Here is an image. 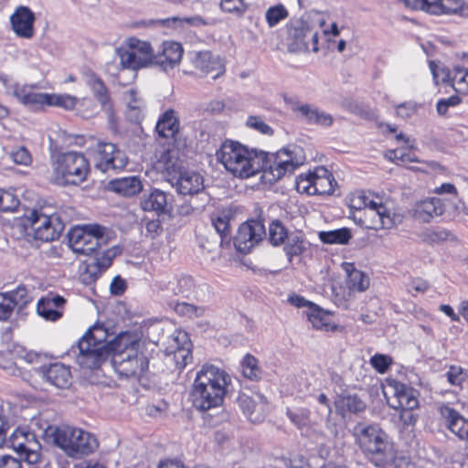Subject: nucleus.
Instances as JSON below:
<instances>
[{
	"label": "nucleus",
	"mask_w": 468,
	"mask_h": 468,
	"mask_svg": "<svg viewBox=\"0 0 468 468\" xmlns=\"http://www.w3.org/2000/svg\"><path fill=\"white\" fill-rule=\"evenodd\" d=\"M39 356L20 346H14L7 352H0V367L13 375H21L33 387L42 388L38 378L42 371L37 370Z\"/></svg>",
	"instance_id": "14"
},
{
	"label": "nucleus",
	"mask_w": 468,
	"mask_h": 468,
	"mask_svg": "<svg viewBox=\"0 0 468 468\" xmlns=\"http://www.w3.org/2000/svg\"><path fill=\"white\" fill-rule=\"evenodd\" d=\"M213 225L219 233L223 234L229 230V222L225 218L218 217L213 220Z\"/></svg>",
	"instance_id": "62"
},
{
	"label": "nucleus",
	"mask_w": 468,
	"mask_h": 468,
	"mask_svg": "<svg viewBox=\"0 0 468 468\" xmlns=\"http://www.w3.org/2000/svg\"><path fill=\"white\" fill-rule=\"evenodd\" d=\"M178 340L185 346L173 352H167L166 355L175 362L177 367L183 368L192 359V344L190 338L184 335H181Z\"/></svg>",
	"instance_id": "40"
},
{
	"label": "nucleus",
	"mask_w": 468,
	"mask_h": 468,
	"mask_svg": "<svg viewBox=\"0 0 468 468\" xmlns=\"http://www.w3.org/2000/svg\"><path fill=\"white\" fill-rule=\"evenodd\" d=\"M407 8L420 10L430 14L435 0H399Z\"/></svg>",
	"instance_id": "54"
},
{
	"label": "nucleus",
	"mask_w": 468,
	"mask_h": 468,
	"mask_svg": "<svg viewBox=\"0 0 468 468\" xmlns=\"http://www.w3.org/2000/svg\"><path fill=\"white\" fill-rule=\"evenodd\" d=\"M185 49L183 45L176 40H164L155 54L154 65H157L164 71H169L177 68L184 57Z\"/></svg>",
	"instance_id": "22"
},
{
	"label": "nucleus",
	"mask_w": 468,
	"mask_h": 468,
	"mask_svg": "<svg viewBox=\"0 0 468 468\" xmlns=\"http://www.w3.org/2000/svg\"><path fill=\"white\" fill-rule=\"evenodd\" d=\"M319 241L324 245H347L353 239L351 229L343 227L339 229L320 230L317 233Z\"/></svg>",
	"instance_id": "35"
},
{
	"label": "nucleus",
	"mask_w": 468,
	"mask_h": 468,
	"mask_svg": "<svg viewBox=\"0 0 468 468\" xmlns=\"http://www.w3.org/2000/svg\"><path fill=\"white\" fill-rule=\"evenodd\" d=\"M140 207L144 211L157 215L167 214L172 210L167 194L158 188H153L144 194L141 198Z\"/></svg>",
	"instance_id": "29"
},
{
	"label": "nucleus",
	"mask_w": 468,
	"mask_h": 468,
	"mask_svg": "<svg viewBox=\"0 0 468 468\" xmlns=\"http://www.w3.org/2000/svg\"><path fill=\"white\" fill-rule=\"evenodd\" d=\"M326 22V16L319 12L303 15L286 25L284 44L292 53H317L320 50L319 26Z\"/></svg>",
	"instance_id": "7"
},
{
	"label": "nucleus",
	"mask_w": 468,
	"mask_h": 468,
	"mask_svg": "<svg viewBox=\"0 0 468 468\" xmlns=\"http://www.w3.org/2000/svg\"><path fill=\"white\" fill-rule=\"evenodd\" d=\"M440 310L446 316L451 318L453 322H458L460 320V316L454 312L453 308L450 304H441L440 306Z\"/></svg>",
	"instance_id": "63"
},
{
	"label": "nucleus",
	"mask_w": 468,
	"mask_h": 468,
	"mask_svg": "<svg viewBox=\"0 0 468 468\" xmlns=\"http://www.w3.org/2000/svg\"><path fill=\"white\" fill-rule=\"evenodd\" d=\"M19 205V199L12 190L0 189V210L14 211Z\"/></svg>",
	"instance_id": "45"
},
{
	"label": "nucleus",
	"mask_w": 468,
	"mask_h": 468,
	"mask_svg": "<svg viewBox=\"0 0 468 468\" xmlns=\"http://www.w3.org/2000/svg\"><path fill=\"white\" fill-rule=\"evenodd\" d=\"M269 238L272 245L279 246L288 238V231L279 220H273L269 226Z\"/></svg>",
	"instance_id": "44"
},
{
	"label": "nucleus",
	"mask_w": 468,
	"mask_h": 468,
	"mask_svg": "<svg viewBox=\"0 0 468 468\" xmlns=\"http://www.w3.org/2000/svg\"><path fill=\"white\" fill-rule=\"evenodd\" d=\"M239 403L242 409L248 413H251L256 408L255 401L246 395H241L239 397Z\"/></svg>",
	"instance_id": "61"
},
{
	"label": "nucleus",
	"mask_w": 468,
	"mask_h": 468,
	"mask_svg": "<svg viewBox=\"0 0 468 468\" xmlns=\"http://www.w3.org/2000/svg\"><path fill=\"white\" fill-rule=\"evenodd\" d=\"M11 158L14 163L25 166L30 165L32 162L30 154L23 147L14 150L11 153Z\"/></svg>",
	"instance_id": "55"
},
{
	"label": "nucleus",
	"mask_w": 468,
	"mask_h": 468,
	"mask_svg": "<svg viewBox=\"0 0 468 468\" xmlns=\"http://www.w3.org/2000/svg\"><path fill=\"white\" fill-rule=\"evenodd\" d=\"M181 335H184L185 337H189L188 335L186 332L183 331H176L174 333L173 336L171 337L169 344L166 348L167 352H173L175 350L181 349L184 346L179 342V338Z\"/></svg>",
	"instance_id": "59"
},
{
	"label": "nucleus",
	"mask_w": 468,
	"mask_h": 468,
	"mask_svg": "<svg viewBox=\"0 0 468 468\" xmlns=\"http://www.w3.org/2000/svg\"><path fill=\"white\" fill-rule=\"evenodd\" d=\"M108 329L94 324L79 342V364L86 368H95L110 360L123 376H136L148 367L145 342L140 327L122 331L110 341Z\"/></svg>",
	"instance_id": "1"
},
{
	"label": "nucleus",
	"mask_w": 468,
	"mask_h": 468,
	"mask_svg": "<svg viewBox=\"0 0 468 468\" xmlns=\"http://www.w3.org/2000/svg\"><path fill=\"white\" fill-rule=\"evenodd\" d=\"M158 468H185L184 465L175 460H164L160 463Z\"/></svg>",
	"instance_id": "64"
},
{
	"label": "nucleus",
	"mask_w": 468,
	"mask_h": 468,
	"mask_svg": "<svg viewBox=\"0 0 468 468\" xmlns=\"http://www.w3.org/2000/svg\"><path fill=\"white\" fill-rule=\"evenodd\" d=\"M412 148L413 146L410 145V149L397 148L394 150H388L386 152L385 156L394 164L409 169L427 172L429 169L435 167V163L421 160L414 152L411 151Z\"/></svg>",
	"instance_id": "25"
},
{
	"label": "nucleus",
	"mask_w": 468,
	"mask_h": 468,
	"mask_svg": "<svg viewBox=\"0 0 468 468\" xmlns=\"http://www.w3.org/2000/svg\"><path fill=\"white\" fill-rule=\"evenodd\" d=\"M108 189L123 197H133L144 190V183L137 176H127L109 181Z\"/></svg>",
	"instance_id": "30"
},
{
	"label": "nucleus",
	"mask_w": 468,
	"mask_h": 468,
	"mask_svg": "<svg viewBox=\"0 0 468 468\" xmlns=\"http://www.w3.org/2000/svg\"><path fill=\"white\" fill-rule=\"evenodd\" d=\"M106 236V229L98 224L75 225L68 232V245L76 254L89 255Z\"/></svg>",
	"instance_id": "17"
},
{
	"label": "nucleus",
	"mask_w": 468,
	"mask_h": 468,
	"mask_svg": "<svg viewBox=\"0 0 468 468\" xmlns=\"http://www.w3.org/2000/svg\"><path fill=\"white\" fill-rule=\"evenodd\" d=\"M383 389L386 396L387 389L392 393V399L388 401L398 411L399 421L405 426H414L418 420L416 410L420 408L419 391L393 378L385 379Z\"/></svg>",
	"instance_id": "11"
},
{
	"label": "nucleus",
	"mask_w": 468,
	"mask_h": 468,
	"mask_svg": "<svg viewBox=\"0 0 468 468\" xmlns=\"http://www.w3.org/2000/svg\"><path fill=\"white\" fill-rule=\"evenodd\" d=\"M289 16L288 9L282 4L270 6L265 13V19L270 27L277 26Z\"/></svg>",
	"instance_id": "42"
},
{
	"label": "nucleus",
	"mask_w": 468,
	"mask_h": 468,
	"mask_svg": "<svg viewBox=\"0 0 468 468\" xmlns=\"http://www.w3.org/2000/svg\"><path fill=\"white\" fill-rule=\"evenodd\" d=\"M287 255L299 256L306 250V241L303 236H292L284 247Z\"/></svg>",
	"instance_id": "46"
},
{
	"label": "nucleus",
	"mask_w": 468,
	"mask_h": 468,
	"mask_svg": "<svg viewBox=\"0 0 468 468\" xmlns=\"http://www.w3.org/2000/svg\"><path fill=\"white\" fill-rule=\"evenodd\" d=\"M229 384L230 377L223 369L213 365L203 366L193 383V405L201 410L219 407Z\"/></svg>",
	"instance_id": "4"
},
{
	"label": "nucleus",
	"mask_w": 468,
	"mask_h": 468,
	"mask_svg": "<svg viewBox=\"0 0 468 468\" xmlns=\"http://www.w3.org/2000/svg\"><path fill=\"white\" fill-rule=\"evenodd\" d=\"M40 377L53 387L58 389L68 388L71 384V375L69 369L63 365L55 364L46 372H42Z\"/></svg>",
	"instance_id": "34"
},
{
	"label": "nucleus",
	"mask_w": 468,
	"mask_h": 468,
	"mask_svg": "<svg viewBox=\"0 0 468 468\" xmlns=\"http://www.w3.org/2000/svg\"><path fill=\"white\" fill-rule=\"evenodd\" d=\"M319 29L323 34L320 48H323L330 51L340 35L339 27L336 22L330 20L326 16V22L324 26H319Z\"/></svg>",
	"instance_id": "41"
},
{
	"label": "nucleus",
	"mask_w": 468,
	"mask_h": 468,
	"mask_svg": "<svg viewBox=\"0 0 468 468\" xmlns=\"http://www.w3.org/2000/svg\"><path fill=\"white\" fill-rule=\"evenodd\" d=\"M51 167V180L60 186L82 183L86 180L90 171L88 159L78 152H67L54 155Z\"/></svg>",
	"instance_id": "12"
},
{
	"label": "nucleus",
	"mask_w": 468,
	"mask_h": 468,
	"mask_svg": "<svg viewBox=\"0 0 468 468\" xmlns=\"http://www.w3.org/2000/svg\"><path fill=\"white\" fill-rule=\"evenodd\" d=\"M432 192L437 196L449 195L454 197H458L457 187L449 182L442 183L440 186L434 187Z\"/></svg>",
	"instance_id": "56"
},
{
	"label": "nucleus",
	"mask_w": 468,
	"mask_h": 468,
	"mask_svg": "<svg viewBox=\"0 0 468 468\" xmlns=\"http://www.w3.org/2000/svg\"><path fill=\"white\" fill-rule=\"evenodd\" d=\"M305 162L303 149L296 144H287L276 151L261 149L260 180L264 186H272L287 175L292 174Z\"/></svg>",
	"instance_id": "5"
},
{
	"label": "nucleus",
	"mask_w": 468,
	"mask_h": 468,
	"mask_svg": "<svg viewBox=\"0 0 468 468\" xmlns=\"http://www.w3.org/2000/svg\"><path fill=\"white\" fill-rule=\"evenodd\" d=\"M294 112L310 122L324 126L330 125L333 122L330 115L309 104L297 105L294 108Z\"/></svg>",
	"instance_id": "37"
},
{
	"label": "nucleus",
	"mask_w": 468,
	"mask_h": 468,
	"mask_svg": "<svg viewBox=\"0 0 468 468\" xmlns=\"http://www.w3.org/2000/svg\"><path fill=\"white\" fill-rule=\"evenodd\" d=\"M342 407H347L350 411H357L364 408V404L356 397H346L340 401Z\"/></svg>",
	"instance_id": "58"
},
{
	"label": "nucleus",
	"mask_w": 468,
	"mask_h": 468,
	"mask_svg": "<svg viewBox=\"0 0 468 468\" xmlns=\"http://www.w3.org/2000/svg\"><path fill=\"white\" fill-rule=\"evenodd\" d=\"M463 101V97L453 94L448 98L441 99L436 103L437 113L441 116L448 114L451 108L456 107Z\"/></svg>",
	"instance_id": "49"
},
{
	"label": "nucleus",
	"mask_w": 468,
	"mask_h": 468,
	"mask_svg": "<svg viewBox=\"0 0 468 468\" xmlns=\"http://www.w3.org/2000/svg\"><path fill=\"white\" fill-rule=\"evenodd\" d=\"M114 53L122 69L138 70L153 66L155 61L151 42L135 36L124 37Z\"/></svg>",
	"instance_id": "13"
},
{
	"label": "nucleus",
	"mask_w": 468,
	"mask_h": 468,
	"mask_svg": "<svg viewBox=\"0 0 468 468\" xmlns=\"http://www.w3.org/2000/svg\"><path fill=\"white\" fill-rule=\"evenodd\" d=\"M293 189L300 196L322 199L338 197L341 193L338 180L332 171L323 165L298 174L294 178Z\"/></svg>",
	"instance_id": "10"
},
{
	"label": "nucleus",
	"mask_w": 468,
	"mask_h": 468,
	"mask_svg": "<svg viewBox=\"0 0 468 468\" xmlns=\"http://www.w3.org/2000/svg\"><path fill=\"white\" fill-rule=\"evenodd\" d=\"M288 303L298 309H304L303 314L306 316L307 313L314 306L315 303L311 302L303 296L296 293H292L288 296Z\"/></svg>",
	"instance_id": "52"
},
{
	"label": "nucleus",
	"mask_w": 468,
	"mask_h": 468,
	"mask_svg": "<svg viewBox=\"0 0 468 468\" xmlns=\"http://www.w3.org/2000/svg\"><path fill=\"white\" fill-rule=\"evenodd\" d=\"M44 441L59 448L67 456L79 458L94 452L99 442L91 432L70 425H48L43 431Z\"/></svg>",
	"instance_id": "6"
},
{
	"label": "nucleus",
	"mask_w": 468,
	"mask_h": 468,
	"mask_svg": "<svg viewBox=\"0 0 468 468\" xmlns=\"http://www.w3.org/2000/svg\"><path fill=\"white\" fill-rule=\"evenodd\" d=\"M346 206L351 212L361 211L354 222L369 231H385L401 222V215L389 201L367 189H356L346 197Z\"/></svg>",
	"instance_id": "2"
},
{
	"label": "nucleus",
	"mask_w": 468,
	"mask_h": 468,
	"mask_svg": "<svg viewBox=\"0 0 468 468\" xmlns=\"http://www.w3.org/2000/svg\"><path fill=\"white\" fill-rule=\"evenodd\" d=\"M127 287L126 281L120 276H115L110 284V292L113 295H122Z\"/></svg>",
	"instance_id": "57"
},
{
	"label": "nucleus",
	"mask_w": 468,
	"mask_h": 468,
	"mask_svg": "<svg viewBox=\"0 0 468 468\" xmlns=\"http://www.w3.org/2000/svg\"><path fill=\"white\" fill-rule=\"evenodd\" d=\"M246 125L264 135H271L273 133L272 128L259 116L252 115L248 117Z\"/></svg>",
	"instance_id": "51"
},
{
	"label": "nucleus",
	"mask_w": 468,
	"mask_h": 468,
	"mask_svg": "<svg viewBox=\"0 0 468 468\" xmlns=\"http://www.w3.org/2000/svg\"><path fill=\"white\" fill-rule=\"evenodd\" d=\"M16 225L28 240L49 242L58 239L64 229V224L57 213L27 209L16 219Z\"/></svg>",
	"instance_id": "9"
},
{
	"label": "nucleus",
	"mask_w": 468,
	"mask_h": 468,
	"mask_svg": "<svg viewBox=\"0 0 468 468\" xmlns=\"http://www.w3.org/2000/svg\"><path fill=\"white\" fill-rule=\"evenodd\" d=\"M35 23L34 12L24 5L16 7L9 16L10 29L18 38L31 39L36 33Z\"/></svg>",
	"instance_id": "21"
},
{
	"label": "nucleus",
	"mask_w": 468,
	"mask_h": 468,
	"mask_svg": "<svg viewBox=\"0 0 468 468\" xmlns=\"http://www.w3.org/2000/svg\"><path fill=\"white\" fill-rule=\"evenodd\" d=\"M14 94L21 103L35 111L58 106L65 110L75 111L76 113L85 118H88L94 111L93 108L84 107L88 101H79L69 94L39 92L27 85H16ZM89 103L90 104V101Z\"/></svg>",
	"instance_id": "8"
},
{
	"label": "nucleus",
	"mask_w": 468,
	"mask_h": 468,
	"mask_svg": "<svg viewBox=\"0 0 468 468\" xmlns=\"http://www.w3.org/2000/svg\"><path fill=\"white\" fill-rule=\"evenodd\" d=\"M191 63L203 73L212 78L221 76L225 71V65L222 59L207 51H198L190 54Z\"/></svg>",
	"instance_id": "28"
},
{
	"label": "nucleus",
	"mask_w": 468,
	"mask_h": 468,
	"mask_svg": "<svg viewBox=\"0 0 468 468\" xmlns=\"http://www.w3.org/2000/svg\"><path fill=\"white\" fill-rule=\"evenodd\" d=\"M0 468H21V463L15 457L3 456L0 458Z\"/></svg>",
	"instance_id": "60"
},
{
	"label": "nucleus",
	"mask_w": 468,
	"mask_h": 468,
	"mask_svg": "<svg viewBox=\"0 0 468 468\" xmlns=\"http://www.w3.org/2000/svg\"><path fill=\"white\" fill-rule=\"evenodd\" d=\"M178 119L173 112H165L156 124L159 135L167 139H173L178 132Z\"/></svg>",
	"instance_id": "38"
},
{
	"label": "nucleus",
	"mask_w": 468,
	"mask_h": 468,
	"mask_svg": "<svg viewBox=\"0 0 468 468\" xmlns=\"http://www.w3.org/2000/svg\"><path fill=\"white\" fill-rule=\"evenodd\" d=\"M30 302V294L24 286L0 293V320L9 319L16 308H23Z\"/></svg>",
	"instance_id": "23"
},
{
	"label": "nucleus",
	"mask_w": 468,
	"mask_h": 468,
	"mask_svg": "<svg viewBox=\"0 0 468 468\" xmlns=\"http://www.w3.org/2000/svg\"><path fill=\"white\" fill-rule=\"evenodd\" d=\"M260 153L259 148L226 139L216 149L214 156L228 175L236 179L248 180L260 174Z\"/></svg>",
	"instance_id": "3"
},
{
	"label": "nucleus",
	"mask_w": 468,
	"mask_h": 468,
	"mask_svg": "<svg viewBox=\"0 0 468 468\" xmlns=\"http://www.w3.org/2000/svg\"><path fill=\"white\" fill-rule=\"evenodd\" d=\"M306 319L315 330L323 332H335L338 330V324L334 314L317 303L307 313Z\"/></svg>",
	"instance_id": "31"
},
{
	"label": "nucleus",
	"mask_w": 468,
	"mask_h": 468,
	"mask_svg": "<svg viewBox=\"0 0 468 468\" xmlns=\"http://www.w3.org/2000/svg\"><path fill=\"white\" fill-rule=\"evenodd\" d=\"M176 163L171 157L158 160L156 168L169 176L171 184L181 195H195L204 188L203 176L194 170H182L176 173Z\"/></svg>",
	"instance_id": "16"
},
{
	"label": "nucleus",
	"mask_w": 468,
	"mask_h": 468,
	"mask_svg": "<svg viewBox=\"0 0 468 468\" xmlns=\"http://www.w3.org/2000/svg\"><path fill=\"white\" fill-rule=\"evenodd\" d=\"M65 299L61 296H47L41 298L37 304V314L46 321L54 322L63 314Z\"/></svg>",
	"instance_id": "33"
},
{
	"label": "nucleus",
	"mask_w": 468,
	"mask_h": 468,
	"mask_svg": "<svg viewBox=\"0 0 468 468\" xmlns=\"http://www.w3.org/2000/svg\"><path fill=\"white\" fill-rule=\"evenodd\" d=\"M439 413L447 429L459 440L468 442V420L447 405H441Z\"/></svg>",
	"instance_id": "26"
},
{
	"label": "nucleus",
	"mask_w": 468,
	"mask_h": 468,
	"mask_svg": "<svg viewBox=\"0 0 468 468\" xmlns=\"http://www.w3.org/2000/svg\"><path fill=\"white\" fill-rule=\"evenodd\" d=\"M340 269L345 275V283L339 282V301L342 302L353 293L366 292L370 287V277L356 263L343 261Z\"/></svg>",
	"instance_id": "18"
},
{
	"label": "nucleus",
	"mask_w": 468,
	"mask_h": 468,
	"mask_svg": "<svg viewBox=\"0 0 468 468\" xmlns=\"http://www.w3.org/2000/svg\"><path fill=\"white\" fill-rule=\"evenodd\" d=\"M120 253L121 248L119 246H113L102 251L101 254L96 258V265L100 269V271L110 267L112 260Z\"/></svg>",
	"instance_id": "47"
},
{
	"label": "nucleus",
	"mask_w": 468,
	"mask_h": 468,
	"mask_svg": "<svg viewBox=\"0 0 468 468\" xmlns=\"http://www.w3.org/2000/svg\"><path fill=\"white\" fill-rule=\"evenodd\" d=\"M13 450L29 463H37L41 460V446L34 433L26 427H18L11 435Z\"/></svg>",
	"instance_id": "19"
},
{
	"label": "nucleus",
	"mask_w": 468,
	"mask_h": 468,
	"mask_svg": "<svg viewBox=\"0 0 468 468\" xmlns=\"http://www.w3.org/2000/svg\"><path fill=\"white\" fill-rule=\"evenodd\" d=\"M97 166L102 171L122 170L128 164L126 154L111 143L99 144L96 148Z\"/></svg>",
	"instance_id": "20"
},
{
	"label": "nucleus",
	"mask_w": 468,
	"mask_h": 468,
	"mask_svg": "<svg viewBox=\"0 0 468 468\" xmlns=\"http://www.w3.org/2000/svg\"><path fill=\"white\" fill-rule=\"evenodd\" d=\"M85 82L94 93V100L91 98H83L80 100L90 102V104L89 102L85 103L84 107L94 109L89 117L98 113L100 109L110 112L111 107L108 103L107 90L102 81L96 75L90 73L86 75Z\"/></svg>",
	"instance_id": "27"
},
{
	"label": "nucleus",
	"mask_w": 468,
	"mask_h": 468,
	"mask_svg": "<svg viewBox=\"0 0 468 468\" xmlns=\"http://www.w3.org/2000/svg\"><path fill=\"white\" fill-rule=\"evenodd\" d=\"M263 234L264 227L261 223L258 221L243 223L235 237V247L240 252H249L261 240Z\"/></svg>",
	"instance_id": "24"
},
{
	"label": "nucleus",
	"mask_w": 468,
	"mask_h": 468,
	"mask_svg": "<svg viewBox=\"0 0 468 468\" xmlns=\"http://www.w3.org/2000/svg\"><path fill=\"white\" fill-rule=\"evenodd\" d=\"M240 374L250 380H258L261 378V368L258 359L250 355H244L239 361Z\"/></svg>",
	"instance_id": "39"
},
{
	"label": "nucleus",
	"mask_w": 468,
	"mask_h": 468,
	"mask_svg": "<svg viewBox=\"0 0 468 468\" xmlns=\"http://www.w3.org/2000/svg\"><path fill=\"white\" fill-rule=\"evenodd\" d=\"M433 83L440 92L449 93L452 90L463 97L468 93V69L456 67L449 69L442 64L431 61L429 63Z\"/></svg>",
	"instance_id": "15"
},
{
	"label": "nucleus",
	"mask_w": 468,
	"mask_h": 468,
	"mask_svg": "<svg viewBox=\"0 0 468 468\" xmlns=\"http://www.w3.org/2000/svg\"><path fill=\"white\" fill-rule=\"evenodd\" d=\"M468 13V3L465 0H435L431 15H458Z\"/></svg>",
	"instance_id": "36"
},
{
	"label": "nucleus",
	"mask_w": 468,
	"mask_h": 468,
	"mask_svg": "<svg viewBox=\"0 0 468 468\" xmlns=\"http://www.w3.org/2000/svg\"><path fill=\"white\" fill-rule=\"evenodd\" d=\"M446 378L451 386L461 388L467 380L468 373L459 365H451L446 372Z\"/></svg>",
	"instance_id": "43"
},
{
	"label": "nucleus",
	"mask_w": 468,
	"mask_h": 468,
	"mask_svg": "<svg viewBox=\"0 0 468 468\" xmlns=\"http://www.w3.org/2000/svg\"><path fill=\"white\" fill-rule=\"evenodd\" d=\"M369 363L378 374H385L392 365L393 360L388 355L375 354L370 357Z\"/></svg>",
	"instance_id": "48"
},
{
	"label": "nucleus",
	"mask_w": 468,
	"mask_h": 468,
	"mask_svg": "<svg viewBox=\"0 0 468 468\" xmlns=\"http://www.w3.org/2000/svg\"><path fill=\"white\" fill-rule=\"evenodd\" d=\"M442 212V200L434 197L419 200L412 209L413 217L421 222H430L432 218L441 216Z\"/></svg>",
	"instance_id": "32"
},
{
	"label": "nucleus",
	"mask_w": 468,
	"mask_h": 468,
	"mask_svg": "<svg viewBox=\"0 0 468 468\" xmlns=\"http://www.w3.org/2000/svg\"><path fill=\"white\" fill-rule=\"evenodd\" d=\"M220 8L226 13L240 16L247 9L243 0H220Z\"/></svg>",
	"instance_id": "50"
},
{
	"label": "nucleus",
	"mask_w": 468,
	"mask_h": 468,
	"mask_svg": "<svg viewBox=\"0 0 468 468\" xmlns=\"http://www.w3.org/2000/svg\"><path fill=\"white\" fill-rule=\"evenodd\" d=\"M419 110V104L415 101H406L396 106L395 112L398 117L406 119L413 116Z\"/></svg>",
	"instance_id": "53"
}]
</instances>
